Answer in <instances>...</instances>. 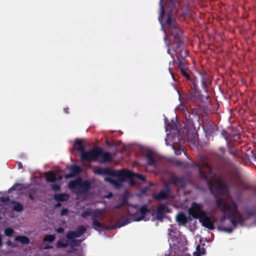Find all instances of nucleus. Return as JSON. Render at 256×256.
I'll return each mask as SVG.
<instances>
[{
  "label": "nucleus",
  "mask_w": 256,
  "mask_h": 256,
  "mask_svg": "<svg viewBox=\"0 0 256 256\" xmlns=\"http://www.w3.org/2000/svg\"><path fill=\"white\" fill-rule=\"evenodd\" d=\"M164 24L166 27L170 40V42H166L168 37L166 34V30H164L166 36L164 40L168 48L167 52L171 56L172 58V62L174 63L175 58L170 52V46L172 50L176 54L178 68L180 69L188 68V64L186 58L188 56V53L186 50L184 49L182 31L176 20L172 18V14L169 12L167 14V18Z\"/></svg>",
  "instance_id": "obj_1"
},
{
  "label": "nucleus",
  "mask_w": 256,
  "mask_h": 256,
  "mask_svg": "<svg viewBox=\"0 0 256 256\" xmlns=\"http://www.w3.org/2000/svg\"><path fill=\"white\" fill-rule=\"evenodd\" d=\"M192 167L198 168L200 178L206 182L212 194H220L228 190V184L224 180H219V178L213 172L212 166L206 156H200L196 162L192 164Z\"/></svg>",
  "instance_id": "obj_2"
},
{
  "label": "nucleus",
  "mask_w": 256,
  "mask_h": 256,
  "mask_svg": "<svg viewBox=\"0 0 256 256\" xmlns=\"http://www.w3.org/2000/svg\"><path fill=\"white\" fill-rule=\"evenodd\" d=\"M228 219L230 220L233 227L222 226L221 230L226 232L231 233L234 228L236 227L237 224H243L244 220L240 212L238 210L237 204L233 202V207L229 208V212L228 215Z\"/></svg>",
  "instance_id": "obj_3"
},
{
  "label": "nucleus",
  "mask_w": 256,
  "mask_h": 256,
  "mask_svg": "<svg viewBox=\"0 0 256 256\" xmlns=\"http://www.w3.org/2000/svg\"><path fill=\"white\" fill-rule=\"evenodd\" d=\"M91 184L90 180L82 181V178L79 177L70 181L68 184V187L70 189H78L80 194H86L90 188Z\"/></svg>",
  "instance_id": "obj_4"
},
{
  "label": "nucleus",
  "mask_w": 256,
  "mask_h": 256,
  "mask_svg": "<svg viewBox=\"0 0 256 256\" xmlns=\"http://www.w3.org/2000/svg\"><path fill=\"white\" fill-rule=\"evenodd\" d=\"M102 154V148L96 146L92 149L85 151L80 154V158L82 160H88L90 162H96L100 158Z\"/></svg>",
  "instance_id": "obj_5"
},
{
  "label": "nucleus",
  "mask_w": 256,
  "mask_h": 256,
  "mask_svg": "<svg viewBox=\"0 0 256 256\" xmlns=\"http://www.w3.org/2000/svg\"><path fill=\"white\" fill-rule=\"evenodd\" d=\"M114 172H120L122 174V176H115L119 178L118 180H116L110 178H106L105 180L110 183L116 188H121L124 182L126 181L128 178H131L132 174L130 172H123L122 170H114Z\"/></svg>",
  "instance_id": "obj_6"
},
{
  "label": "nucleus",
  "mask_w": 256,
  "mask_h": 256,
  "mask_svg": "<svg viewBox=\"0 0 256 256\" xmlns=\"http://www.w3.org/2000/svg\"><path fill=\"white\" fill-rule=\"evenodd\" d=\"M203 204L193 202L188 210V213L193 218L196 219L202 218L206 214V212L202 209Z\"/></svg>",
  "instance_id": "obj_7"
},
{
  "label": "nucleus",
  "mask_w": 256,
  "mask_h": 256,
  "mask_svg": "<svg viewBox=\"0 0 256 256\" xmlns=\"http://www.w3.org/2000/svg\"><path fill=\"white\" fill-rule=\"evenodd\" d=\"M234 201H232L230 204H227L226 201L221 198H218L216 200V203L217 207L224 214L221 218V222H224L228 218V213L229 212V208L233 207Z\"/></svg>",
  "instance_id": "obj_8"
},
{
  "label": "nucleus",
  "mask_w": 256,
  "mask_h": 256,
  "mask_svg": "<svg viewBox=\"0 0 256 256\" xmlns=\"http://www.w3.org/2000/svg\"><path fill=\"white\" fill-rule=\"evenodd\" d=\"M200 222L204 227L210 230H214V224L216 222V219L214 217L211 216H208L206 214L200 220Z\"/></svg>",
  "instance_id": "obj_9"
},
{
  "label": "nucleus",
  "mask_w": 256,
  "mask_h": 256,
  "mask_svg": "<svg viewBox=\"0 0 256 256\" xmlns=\"http://www.w3.org/2000/svg\"><path fill=\"white\" fill-rule=\"evenodd\" d=\"M96 174L100 175H107L110 176H122V174L120 172L110 170L106 168H98L94 170Z\"/></svg>",
  "instance_id": "obj_10"
},
{
  "label": "nucleus",
  "mask_w": 256,
  "mask_h": 256,
  "mask_svg": "<svg viewBox=\"0 0 256 256\" xmlns=\"http://www.w3.org/2000/svg\"><path fill=\"white\" fill-rule=\"evenodd\" d=\"M67 168L70 171V173L64 176V178L66 179L75 177L81 172V168L78 165L72 164L70 166H68Z\"/></svg>",
  "instance_id": "obj_11"
},
{
  "label": "nucleus",
  "mask_w": 256,
  "mask_h": 256,
  "mask_svg": "<svg viewBox=\"0 0 256 256\" xmlns=\"http://www.w3.org/2000/svg\"><path fill=\"white\" fill-rule=\"evenodd\" d=\"M169 184H172L179 186L184 188L186 186V181L184 178L172 176L170 177L168 180Z\"/></svg>",
  "instance_id": "obj_12"
},
{
  "label": "nucleus",
  "mask_w": 256,
  "mask_h": 256,
  "mask_svg": "<svg viewBox=\"0 0 256 256\" xmlns=\"http://www.w3.org/2000/svg\"><path fill=\"white\" fill-rule=\"evenodd\" d=\"M188 98L194 102H202V96L200 90H192L188 94Z\"/></svg>",
  "instance_id": "obj_13"
},
{
  "label": "nucleus",
  "mask_w": 256,
  "mask_h": 256,
  "mask_svg": "<svg viewBox=\"0 0 256 256\" xmlns=\"http://www.w3.org/2000/svg\"><path fill=\"white\" fill-rule=\"evenodd\" d=\"M86 232V228L84 226H79L74 231H68L67 234H70L76 238L80 237L82 234Z\"/></svg>",
  "instance_id": "obj_14"
},
{
  "label": "nucleus",
  "mask_w": 256,
  "mask_h": 256,
  "mask_svg": "<svg viewBox=\"0 0 256 256\" xmlns=\"http://www.w3.org/2000/svg\"><path fill=\"white\" fill-rule=\"evenodd\" d=\"M150 212L148 208L146 205L144 204L142 205L140 208V212L142 216H139L138 218H136L137 213L133 216L134 219V221H140L143 220L144 218L145 214Z\"/></svg>",
  "instance_id": "obj_15"
},
{
  "label": "nucleus",
  "mask_w": 256,
  "mask_h": 256,
  "mask_svg": "<svg viewBox=\"0 0 256 256\" xmlns=\"http://www.w3.org/2000/svg\"><path fill=\"white\" fill-rule=\"evenodd\" d=\"M112 159V156L110 152H103V149L102 148V154L100 155V158L99 159L100 163H106L110 162Z\"/></svg>",
  "instance_id": "obj_16"
},
{
  "label": "nucleus",
  "mask_w": 256,
  "mask_h": 256,
  "mask_svg": "<svg viewBox=\"0 0 256 256\" xmlns=\"http://www.w3.org/2000/svg\"><path fill=\"white\" fill-rule=\"evenodd\" d=\"M176 221L182 225H184L188 222V218L184 212L179 213L176 217Z\"/></svg>",
  "instance_id": "obj_17"
},
{
  "label": "nucleus",
  "mask_w": 256,
  "mask_h": 256,
  "mask_svg": "<svg viewBox=\"0 0 256 256\" xmlns=\"http://www.w3.org/2000/svg\"><path fill=\"white\" fill-rule=\"evenodd\" d=\"M74 148L78 152H80V154L85 152V146L82 144V142L81 140H76L74 141Z\"/></svg>",
  "instance_id": "obj_18"
},
{
  "label": "nucleus",
  "mask_w": 256,
  "mask_h": 256,
  "mask_svg": "<svg viewBox=\"0 0 256 256\" xmlns=\"http://www.w3.org/2000/svg\"><path fill=\"white\" fill-rule=\"evenodd\" d=\"M218 130V126L216 125L207 124L205 126V131L206 135L210 136L214 132Z\"/></svg>",
  "instance_id": "obj_19"
},
{
  "label": "nucleus",
  "mask_w": 256,
  "mask_h": 256,
  "mask_svg": "<svg viewBox=\"0 0 256 256\" xmlns=\"http://www.w3.org/2000/svg\"><path fill=\"white\" fill-rule=\"evenodd\" d=\"M146 158L147 160L148 165L156 166L157 164L156 162L152 156V152L148 151L146 154Z\"/></svg>",
  "instance_id": "obj_20"
},
{
  "label": "nucleus",
  "mask_w": 256,
  "mask_h": 256,
  "mask_svg": "<svg viewBox=\"0 0 256 256\" xmlns=\"http://www.w3.org/2000/svg\"><path fill=\"white\" fill-rule=\"evenodd\" d=\"M66 238L68 239L67 242L68 244V245H70L72 248L78 246V240H76V237L66 233Z\"/></svg>",
  "instance_id": "obj_21"
},
{
  "label": "nucleus",
  "mask_w": 256,
  "mask_h": 256,
  "mask_svg": "<svg viewBox=\"0 0 256 256\" xmlns=\"http://www.w3.org/2000/svg\"><path fill=\"white\" fill-rule=\"evenodd\" d=\"M69 196L66 194H58L54 195V198L56 201L58 202H64L66 201Z\"/></svg>",
  "instance_id": "obj_22"
},
{
  "label": "nucleus",
  "mask_w": 256,
  "mask_h": 256,
  "mask_svg": "<svg viewBox=\"0 0 256 256\" xmlns=\"http://www.w3.org/2000/svg\"><path fill=\"white\" fill-rule=\"evenodd\" d=\"M169 196L167 192L164 190H160L157 194L154 196V198L155 200H164L168 198Z\"/></svg>",
  "instance_id": "obj_23"
},
{
  "label": "nucleus",
  "mask_w": 256,
  "mask_h": 256,
  "mask_svg": "<svg viewBox=\"0 0 256 256\" xmlns=\"http://www.w3.org/2000/svg\"><path fill=\"white\" fill-rule=\"evenodd\" d=\"M46 180L48 182H54L56 180V176L55 174L51 171L46 173Z\"/></svg>",
  "instance_id": "obj_24"
},
{
  "label": "nucleus",
  "mask_w": 256,
  "mask_h": 256,
  "mask_svg": "<svg viewBox=\"0 0 256 256\" xmlns=\"http://www.w3.org/2000/svg\"><path fill=\"white\" fill-rule=\"evenodd\" d=\"M15 240L20 242L22 244H28L30 243V239L28 237L24 236H19L15 238Z\"/></svg>",
  "instance_id": "obj_25"
},
{
  "label": "nucleus",
  "mask_w": 256,
  "mask_h": 256,
  "mask_svg": "<svg viewBox=\"0 0 256 256\" xmlns=\"http://www.w3.org/2000/svg\"><path fill=\"white\" fill-rule=\"evenodd\" d=\"M162 0H160V16H158V20L160 22V23L162 24V26L164 25L162 23V20L165 15V10L164 6L162 4Z\"/></svg>",
  "instance_id": "obj_26"
},
{
  "label": "nucleus",
  "mask_w": 256,
  "mask_h": 256,
  "mask_svg": "<svg viewBox=\"0 0 256 256\" xmlns=\"http://www.w3.org/2000/svg\"><path fill=\"white\" fill-rule=\"evenodd\" d=\"M166 206L163 204H160L156 210V216L158 220H160L162 218V213L164 212V211L166 210Z\"/></svg>",
  "instance_id": "obj_27"
},
{
  "label": "nucleus",
  "mask_w": 256,
  "mask_h": 256,
  "mask_svg": "<svg viewBox=\"0 0 256 256\" xmlns=\"http://www.w3.org/2000/svg\"><path fill=\"white\" fill-rule=\"evenodd\" d=\"M92 221L97 220L98 218H100L102 212L100 210H96L91 212Z\"/></svg>",
  "instance_id": "obj_28"
},
{
  "label": "nucleus",
  "mask_w": 256,
  "mask_h": 256,
  "mask_svg": "<svg viewBox=\"0 0 256 256\" xmlns=\"http://www.w3.org/2000/svg\"><path fill=\"white\" fill-rule=\"evenodd\" d=\"M12 204H13V208L14 210L18 212L22 210L23 206L20 202H12Z\"/></svg>",
  "instance_id": "obj_29"
},
{
  "label": "nucleus",
  "mask_w": 256,
  "mask_h": 256,
  "mask_svg": "<svg viewBox=\"0 0 256 256\" xmlns=\"http://www.w3.org/2000/svg\"><path fill=\"white\" fill-rule=\"evenodd\" d=\"M201 84L203 89L205 90L207 92L206 89V75L205 74H201Z\"/></svg>",
  "instance_id": "obj_30"
},
{
  "label": "nucleus",
  "mask_w": 256,
  "mask_h": 256,
  "mask_svg": "<svg viewBox=\"0 0 256 256\" xmlns=\"http://www.w3.org/2000/svg\"><path fill=\"white\" fill-rule=\"evenodd\" d=\"M187 68H180V72L182 75L186 78L187 80H188L189 81L192 78H191L188 72H186Z\"/></svg>",
  "instance_id": "obj_31"
},
{
  "label": "nucleus",
  "mask_w": 256,
  "mask_h": 256,
  "mask_svg": "<svg viewBox=\"0 0 256 256\" xmlns=\"http://www.w3.org/2000/svg\"><path fill=\"white\" fill-rule=\"evenodd\" d=\"M56 238V236L54 234H46L44 238V240L45 242H52Z\"/></svg>",
  "instance_id": "obj_32"
},
{
  "label": "nucleus",
  "mask_w": 256,
  "mask_h": 256,
  "mask_svg": "<svg viewBox=\"0 0 256 256\" xmlns=\"http://www.w3.org/2000/svg\"><path fill=\"white\" fill-rule=\"evenodd\" d=\"M191 84V88L192 90H199L198 89V82L196 80L192 79L190 80Z\"/></svg>",
  "instance_id": "obj_33"
},
{
  "label": "nucleus",
  "mask_w": 256,
  "mask_h": 256,
  "mask_svg": "<svg viewBox=\"0 0 256 256\" xmlns=\"http://www.w3.org/2000/svg\"><path fill=\"white\" fill-rule=\"evenodd\" d=\"M132 174V177H134L135 178H138L142 182H145L146 180V177L138 173H132L131 172Z\"/></svg>",
  "instance_id": "obj_34"
},
{
  "label": "nucleus",
  "mask_w": 256,
  "mask_h": 256,
  "mask_svg": "<svg viewBox=\"0 0 256 256\" xmlns=\"http://www.w3.org/2000/svg\"><path fill=\"white\" fill-rule=\"evenodd\" d=\"M92 226L94 230H98V228H102V224L98 220L92 221Z\"/></svg>",
  "instance_id": "obj_35"
},
{
  "label": "nucleus",
  "mask_w": 256,
  "mask_h": 256,
  "mask_svg": "<svg viewBox=\"0 0 256 256\" xmlns=\"http://www.w3.org/2000/svg\"><path fill=\"white\" fill-rule=\"evenodd\" d=\"M68 246V244L66 242H62L60 240H58L56 242V246L58 248H66Z\"/></svg>",
  "instance_id": "obj_36"
},
{
  "label": "nucleus",
  "mask_w": 256,
  "mask_h": 256,
  "mask_svg": "<svg viewBox=\"0 0 256 256\" xmlns=\"http://www.w3.org/2000/svg\"><path fill=\"white\" fill-rule=\"evenodd\" d=\"M14 233V230L12 228H6L4 229V234L8 236H12Z\"/></svg>",
  "instance_id": "obj_37"
},
{
  "label": "nucleus",
  "mask_w": 256,
  "mask_h": 256,
  "mask_svg": "<svg viewBox=\"0 0 256 256\" xmlns=\"http://www.w3.org/2000/svg\"><path fill=\"white\" fill-rule=\"evenodd\" d=\"M91 214V212L90 210H86L82 212L81 214V216L83 218H86L87 216H89Z\"/></svg>",
  "instance_id": "obj_38"
},
{
  "label": "nucleus",
  "mask_w": 256,
  "mask_h": 256,
  "mask_svg": "<svg viewBox=\"0 0 256 256\" xmlns=\"http://www.w3.org/2000/svg\"><path fill=\"white\" fill-rule=\"evenodd\" d=\"M174 128V124L170 123H168L166 124V131H171Z\"/></svg>",
  "instance_id": "obj_39"
},
{
  "label": "nucleus",
  "mask_w": 256,
  "mask_h": 256,
  "mask_svg": "<svg viewBox=\"0 0 256 256\" xmlns=\"http://www.w3.org/2000/svg\"><path fill=\"white\" fill-rule=\"evenodd\" d=\"M10 201L8 196H1L0 197V202L6 203Z\"/></svg>",
  "instance_id": "obj_40"
},
{
  "label": "nucleus",
  "mask_w": 256,
  "mask_h": 256,
  "mask_svg": "<svg viewBox=\"0 0 256 256\" xmlns=\"http://www.w3.org/2000/svg\"><path fill=\"white\" fill-rule=\"evenodd\" d=\"M164 192H167L169 196V194L171 192V188L168 184H166L164 186Z\"/></svg>",
  "instance_id": "obj_41"
},
{
  "label": "nucleus",
  "mask_w": 256,
  "mask_h": 256,
  "mask_svg": "<svg viewBox=\"0 0 256 256\" xmlns=\"http://www.w3.org/2000/svg\"><path fill=\"white\" fill-rule=\"evenodd\" d=\"M52 189L54 191H58L60 190V186L58 184H52Z\"/></svg>",
  "instance_id": "obj_42"
},
{
  "label": "nucleus",
  "mask_w": 256,
  "mask_h": 256,
  "mask_svg": "<svg viewBox=\"0 0 256 256\" xmlns=\"http://www.w3.org/2000/svg\"><path fill=\"white\" fill-rule=\"evenodd\" d=\"M121 222H122V224H120V226H125L126 224H128L129 222H130V221L128 220V219L127 218H125L124 220H120L118 223H120Z\"/></svg>",
  "instance_id": "obj_43"
},
{
  "label": "nucleus",
  "mask_w": 256,
  "mask_h": 256,
  "mask_svg": "<svg viewBox=\"0 0 256 256\" xmlns=\"http://www.w3.org/2000/svg\"><path fill=\"white\" fill-rule=\"evenodd\" d=\"M126 200H124L121 203L118 204H116L114 206V208L116 209H119L120 208H121L122 207L126 204Z\"/></svg>",
  "instance_id": "obj_44"
},
{
  "label": "nucleus",
  "mask_w": 256,
  "mask_h": 256,
  "mask_svg": "<svg viewBox=\"0 0 256 256\" xmlns=\"http://www.w3.org/2000/svg\"><path fill=\"white\" fill-rule=\"evenodd\" d=\"M68 213V210L66 208H64L61 210L60 214L61 216H64L67 214Z\"/></svg>",
  "instance_id": "obj_45"
},
{
  "label": "nucleus",
  "mask_w": 256,
  "mask_h": 256,
  "mask_svg": "<svg viewBox=\"0 0 256 256\" xmlns=\"http://www.w3.org/2000/svg\"><path fill=\"white\" fill-rule=\"evenodd\" d=\"M196 250H198V252L200 253V254H205L204 248H202L201 250H200V245H198L196 246Z\"/></svg>",
  "instance_id": "obj_46"
},
{
  "label": "nucleus",
  "mask_w": 256,
  "mask_h": 256,
  "mask_svg": "<svg viewBox=\"0 0 256 256\" xmlns=\"http://www.w3.org/2000/svg\"><path fill=\"white\" fill-rule=\"evenodd\" d=\"M56 231L59 234L63 233L64 232V229L62 227H59L58 228H56Z\"/></svg>",
  "instance_id": "obj_47"
},
{
  "label": "nucleus",
  "mask_w": 256,
  "mask_h": 256,
  "mask_svg": "<svg viewBox=\"0 0 256 256\" xmlns=\"http://www.w3.org/2000/svg\"><path fill=\"white\" fill-rule=\"evenodd\" d=\"M182 150L180 148L175 149V154L176 155H180L182 153Z\"/></svg>",
  "instance_id": "obj_48"
},
{
  "label": "nucleus",
  "mask_w": 256,
  "mask_h": 256,
  "mask_svg": "<svg viewBox=\"0 0 256 256\" xmlns=\"http://www.w3.org/2000/svg\"><path fill=\"white\" fill-rule=\"evenodd\" d=\"M18 186H22V184H14L10 190H16V187Z\"/></svg>",
  "instance_id": "obj_49"
},
{
  "label": "nucleus",
  "mask_w": 256,
  "mask_h": 256,
  "mask_svg": "<svg viewBox=\"0 0 256 256\" xmlns=\"http://www.w3.org/2000/svg\"><path fill=\"white\" fill-rule=\"evenodd\" d=\"M28 198L32 200H34V194L32 192H30L28 194Z\"/></svg>",
  "instance_id": "obj_50"
},
{
  "label": "nucleus",
  "mask_w": 256,
  "mask_h": 256,
  "mask_svg": "<svg viewBox=\"0 0 256 256\" xmlns=\"http://www.w3.org/2000/svg\"><path fill=\"white\" fill-rule=\"evenodd\" d=\"M248 217H250L254 214V212L252 210H249L247 212Z\"/></svg>",
  "instance_id": "obj_51"
},
{
  "label": "nucleus",
  "mask_w": 256,
  "mask_h": 256,
  "mask_svg": "<svg viewBox=\"0 0 256 256\" xmlns=\"http://www.w3.org/2000/svg\"><path fill=\"white\" fill-rule=\"evenodd\" d=\"M16 164L18 169H21L22 168V164L20 162H17Z\"/></svg>",
  "instance_id": "obj_52"
},
{
  "label": "nucleus",
  "mask_w": 256,
  "mask_h": 256,
  "mask_svg": "<svg viewBox=\"0 0 256 256\" xmlns=\"http://www.w3.org/2000/svg\"><path fill=\"white\" fill-rule=\"evenodd\" d=\"M106 144L107 146H108V147H111L112 146V143L109 142L108 140L106 141Z\"/></svg>",
  "instance_id": "obj_53"
},
{
  "label": "nucleus",
  "mask_w": 256,
  "mask_h": 256,
  "mask_svg": "<svg viewBox=\"0 0 256 256\" xmlns=\"http://www.w3.org/2000/svg\"><path fill=\"white\" fill-rule=\"evenodd\" d=\"M62 206V204L60 203V202H58L57 204H56L55 205H54V207L56 208H58V207H60V206Z\"/></svg>",
  "instance_id": "obj_54"
},
{
  "label": "nucleus",
  "mask_w": 256,
  "mask_h": 256,
  "mask_svg": "<svg viewBox=\"0 0 256 256\" xmlns=\"http://www.w3.org/2000/svg\"><path fill=\"white\" fill-rule=\"evenodd\" d=\"M12 244V242L10 240H8L7 242H6V244L8 246H11Z\"/></svg>",
  "instance_id": "obj_55"
},
{
  "label": "nucleus",
  "mask_w": 256,
  "mask_h": 256,
  "mask_svg": "<svg viewBox=\"0 0 256 256\" xmlns=\"http://www.w3.org/2000/svg\"><path fill=\"white\" fill-rule=\"evenodd\" d=\"M2 245V236L0 234V247Z\"/></svg>",
  "instance_id": "obj_56"
},
{
  "label": "nucleus",
  "mask_w": 256,
  "mask_h": 256,
  "mask_svg": "<svg viewBox=\"0 0 256 256\" xmlns=\"http://www.w3.org/2000/svg\"><path fill=\"white\" fill-rule=\"evenodd\" d=\"M182 161L178 160L176 162V164L178 166H182Z\"/></svg>",
  "instance_id": "obj_57"
},
{
  "label": "nucleus",
  "mask_w": 256,
  "mask_h": 256,
  "mask_svg": "<svg viewBox=\"0 0 256 256\" xmlns=\"http://www.w3.org/2000/svg\"><path fill=\"white\" fill-rule=\"evenodd\" d=\"M112 194L110 193V194H108V196H106V198H112Z\"/></svg>",
  "instance_id": "obj_58"
},
{
  "label": "nucleus",
  "mask_w": 256,
  "mask_h": 256,
  "mask_svg": "<svg viewBox=\"0 0 256 256\" xmlns=\"http://www.w3.org/2000/svg\"><path fill=\"white\" fill-rule=\"evenodd\" d=\"M194 256H200V252H195L194 253Z\"/></svg>",
  "instance_id": "obj_59"
},
{
  "label": "nucleus",
  "mask_w": 256,
  "mask_h": 256,
  "mask_svg": "<svg viewBox=\"0 0 256 256\" xmlns=\"http://www.w3.org/2000/svg\"><path fill=\"white\" fill-rule=\"evenodd\" d=\"M230 153L232 155H233V156H235V154H236V152H235V151H234V150H233V151H231V152H230Z\"/></svg>",
  "instance_id": "obj_60"
},
{
  "label": "nucleus",
  "mask_w": 256,
  "mask_h": 256,
  "mask_svg": "<svg viewBox=\"0 0 256 256\" xmlns=\"http://www.w3.org/2000/svg\"><path fill=\"white\" fill-rule=\"evenodd\" d=\"M52 247L50 246H46L45 248H44V249H48V248H51Z\"/></svg>",
  "instance_id": "obj_61"
},
{
  "label": "nucleus",
  "mask_w": 256,
  "mask_h": 256,
  "mask_svg": "<svg viewBox=\"0 0 256 256\" xmlns=\"http://www.w3.org/2000/svg\"><path fill=\"white\" fill-rule=\"evenodd\" d=\"M169 232H175V230H172V229H171V230L169 229Z\"/></svg>",
  "instance_id": "obj_62"
},
{
  "label": "nucleus",
  "mask_w": 256,
  "mask_h": 256,
  "mask_svg": "<svg viewBox=\"0 0 256 256\" xmlns=\"http://www.w3.org/2000/svg\"><path fill=\"white\" fill-rule=\"evenodd\" d=\"M169 70H170V72L172 77L174 78L173 74L172 73V71L170 70V68H169Z\"/></svg>",
  "instance_id": "obj_63"
},
{
  "label": "nucleus",
  "mask_w": 256,
  "mask_h": 256,
  "mask_svg": "<svg viewBox=\"0 0 256 256\" xmlns=\"http://www.w3.org/2000/svg\"><path fill=\"white\" fill-rule=\"evenodd\" d=\"M209 98H210V96H209L208 95H207V96H206V100H208V99H209Z\"/></svg>",
  "instance_id": "obj_64"
}]
</instances>
